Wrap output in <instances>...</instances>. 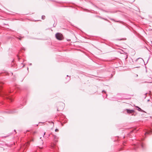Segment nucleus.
Wrapping results in <instances>:
<instances>
[{"label":"nucleus","mask_w":152,"mask_h":152,"mask_svg":"<svg viewBox=\"0 0 152 152\" xmlns=\"http://www.w3.org/2000/svg\"><path fill=\"white\" fill-rule=\"evenodd\" d=\"M45 16L44 15H42V19L44 20L45 19Z\"/></svg>","instance_id":"nucleus-8"},{"label":"nucleus","mask_w":152,"mask_h":152,"mask_svg":"<svg viewBox=\"0 0 152 152\" xmlns=\"http://www.w3.org/2000/svg\"><path fill=\"white\" fill-rule=\"evenodd\" d=\"M15 111L10 110L9 111H8L7 112V113H15Z\"/></svg>","instance_id":"nucleus-6"},{"label":"nucleus","mask_w":152,"mask_h":152,"mask_svg":"<svg viewBox=\"0 0 152 152\" xmlns=\"http://www.w3.org/2000/svg\"><path fill=\"white\" fill-rule=\"evenodd\" d=\"M141 146H142V148H143V145L142 144H141Z\"/></svg>","instance_id":"nucleus-17"},{"label":"nucleus","mask_w":152,"mask_h":152,"mask_svg":"<svg viewBox=\"0 0 152 152\" xmlns=\"http://www.w3.org/2000/svg\"><path fill=\"white\" fill-rule=\"evenodd\" d=\"M138 60H139L140 61H142V62L143 61V59L142 58H137L136 60V61H137Z\"/></svg>","instance_id":"nucleus-7"},{"label":"nucleus","mask_w":152,"mask_h":152,"mask_svg":"<svg viewBox=\"0 0 152 152\" xmlns=\"http://www.w3.org/2000/svg\"><path fill=\"white\" fill-rule=\"evenodd\" d=\"M56 38L59 40H61L63 38V35L60 33H57L55 35Z\"/></svg>","instance_id":"nucleus-1"},{"label":"nucleus","mask_w":152,"mask_h":152,"mask_svg":"<svg viewBox=\"0 0 152 152\" xmlns=\"http://www.w3.org/2000/svg\"><path fill=\"white\" fill-rule=\"evenodd\" d=\"M97 17H98V18H100L101 19H102V18H102V17H101L100 16H98Z\"/></svg>","instance_id":"nucleus-12"},{"label":"nucleus","mask_w":152,"mask_h":152,"mask_svg":"<svg viewBox=\"0 0 152 152\" xmlns=\"http://www.w3.org/2000/svg\"><path fill=\"white\" fill-rule=\"evenodd\" d=\"M149 132H146L145 133V134H149Z\"/></svg>","instance_id":"nucleus-10"},{"label":"nucleus","mask_w":152,"mask_h":152,"mask_svg":"<svg viewBox=\"0 0 152 152\" xmlns=\"http://www.w3.org/2000/svg\"><path fill=\"white\" fill-rule=\"evenodd\" d=\"M102 19H104V20H107V19H105V18H102Z\"/></svg>","instance_id":"nucleus-14"},{"label":"nucleus","mask_w":152,"mask_h":152,"mask_svg":"<svg viewBox=\"0 0 152 152\" xmlns=\"http://www.w3.org/2000/svg\"><path fill=\"white\" fill-rule=\"evenodd\" d=\"M55 131L56 132H57L58 131V129H56L55 130Z\"/></svg>","instance_id":"nucleus-13"},{"label":"nucleus","mask_w":152,"mask_h":152,"mask_svg":"<svg viewBox=\"0 0 152 152\" xmlns=\"http://www.w3.org/2000/svg\"><path fill=\"white\" fill-rule=\"evenodd\" d=\"M42 143H43V141H42Z\"/></svg>","instance_id":"nucleus-19"},{"label":"nucleus","mask_w":152,"mask_h":152,"mask_svg":"<svg viewBox=\"0 0 152 152\" xmlns=\"http://www.w3.org/2000/svg\"><path fill=\"white\" fill-rule=\"evenodd\" d=\"M52 148H54V147H52Z\"/></svg>","instance_id":"nucleus-25"},{"label":"nucleus","mask_w":152,"mask_h":152,"mask_svg":"<svg viewBox=\"0 0 152 152\" xmlns=\"http://www.w3.org/2000/svg\"><path fill=\"white\" fill-rule=\"evenodd\" d=\"M45 132H44V134H43V137H44V135H45Z\"/></svg>","instance_id":"nucleus-16"},{"label":"nucleus","mask_w":152,"mask_h":152,"mask_svg":"<svg viewBox=\"0 0 152 152\" xmlns=\"http://www.w3.org/2000/svg\"><path fill=\"white\" fill-rule=\"evenodd\" d=\"M6 98L7 99L9 100L11 102L12 101V99L10 96H8L7 95H6Z\"/></svg>","instance_id":"nucleus-2"},{"label":"nucleus","mask_w":152,"mask_h":152,"mask_svg":"<svg viewBox=\"0 0 152 152\" xmlns=\"http://www.w3.org/2000/svg\"><path fill=\"white\" fill-rule=\"evenodd\" d=\"M149 101V99L148 100V101Z\"/></svg>","instance_id":"nucleus-23"},{"label":"nucleus","mask_w":152,"mask_h":152,"mask_svg":"<svg viewBox=\"0 0 152 152\" xmlns=\"http://www.w3.org/2000/svg\"><path fill=\"white\" fill-rule=\"evenodd\" d=\"M57 111H59L58 109H57Z\"/></svg>","instance_id":"nucleus-20"},{"label":"nucleus","mask_w":152,"mask_h":152,"mask_svg":"<svg viewBox=\"0 0 152 152\" xmlns=\"http://www.w3.org/2000/svg\"><path fill=\"white\" fill-rule=\"evenodd\" d=\"M68 76H69L68 75H67V77H68Z\"/></svg>","instance_id":"nucleus-22"},{"label":"nucleus","mask_w":152,"mask_h":152,"mask_svg":"<svg viewBox=\"0 0 152 152\" xmlns=\"http://www.w3.org/2000/svg\"><path fill=\"white\" fill-rule=\"evenodd\" d=\"M18 39H19L21 40V39L20 38H19Z\"/></svg>","instance_id":"nucleus-18"},{"label":"nucleus","mask_w":152,"mask_h":152,"mask_svg":"<svg viewBox=\"0 0 152 152\" xmlns=\"http://www.w3.org/2000/svg\"><path fill=\"white\" fill-rule=\"evenodd\" d=\"M110 20H113V21H115V20H114L113 19L110 18Z\"/></svg>","instance_id":"nucleus-11"},{"label":"nucleus","mask_w":152,"mask_h":152,"mask_svg":"<svg viewBox=\"0 0 152 152\" xmlns=\"http://www.w3.org/2000/svg\"><path fill=\"white\" fill-rule=\"evenodd\" d=\"M1 86H0V95H1Z\"/></svg>","instance_id":"nucleus-9"},{"label":"nucleus","mask_w":152,"mask_h":152,"mask_svg":"<svg viewBox=\"0 0 152 152\" xmlns=\"http://www.w3.org/2000/svg\"><path fill=\"white\" fill-rule=\"evenodd\" d=\"M148 83H151V82H148Z\"/></svg>","instance_id":"nucleus-21"},{"label":"nucleus","mask_w":152,"mask_h":152,"mask_svg":"<svg viewBox=\"0 0 152 152\" xmlns=\"http://www.w3.org/2000/svg\"><path fill=\"white\" fill-rule=\"evenodd\" d=\"M126 111L128 113H131L134 112L133 110H130L129 109H126Z\"/></svg>","instance_id":"nucleus-4"},{"label":"nucleus","mask_w":152,"mask_h":152,"mask_svg":"<svg viewBox=\"0 0 152 152\" xmlns=\"http://www.w3.org/2000/svg\"><path fill=\"white\" fill-rule=\"evenodd\" d=\"M53 138L54 140V141L56 142H58V138L55 135H53Z\"/></svg>","instance_id":"nucleus-3"},{"label":"nucleus","mask_w":152,"mask_h":152,"mask_svg":"<svg viewBox=\"0 0 152 152\" xmlns=\"http://www.w3.org/2000/svg\"><path fill=\"white\" fill-rule=\"evenodd\" d=\"M102 93L104 92V93H106V91L104 90H103V91H102Z\"/></svg>","instance_id":"nucleus-15"},{"label":"nucleus","mask_w":152,"mask_h":152,"mask_svg":"<svg viewBox=\"0 0 152 152\" xmlns=\"http://www.w3.org/2000/svg\"><path fill=\"white\" fill-rule=\"evenodd\" d=\"M136 107L137 108V110L139 111H141L143 112H145V111H144L143 110L141 109L140 108L138 107V106H137Z\"/></svg>","instance_id":"nucleus-5"},{"label":"nucleus","mask_w":152,"mask_h":152,"mask_svg":"<svg viewBox=\"0 0 152 152\" xmlns=\"http://www.w3.org/2000/svg\"><path fill=\"white\" fill-rule=\"evenodd\" d=\"M31 65V64H30V65Z\"/></svg>","instance_id":"nucleus-24"}]
</instances>
